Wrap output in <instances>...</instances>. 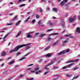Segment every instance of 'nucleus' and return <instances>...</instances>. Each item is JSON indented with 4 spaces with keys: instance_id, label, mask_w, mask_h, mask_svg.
I'll return each mask as SVG.
<instances>
[{
    "instance_id": "nucleus-62",
    "label": "nucleus",
    "mask_w": 80,
    "mask_h": 80,
    "mask_svg": "<svg viewBox=\"0 0 80 80\" xmlns=\"http://www.w3.org/2000/svg\"><path fill=\"white\" fill-rule=\"evenodd\" d=\"M41 23V20L39 21L38 22V24H40Z\"/></svg>"
},
{
    "instance_id": "nucleus-6",
    "label": "nucleus",
    "mask_w": 80,
    "mask_h": 80,
    "mask_svg": "<svg viewBox=\"0 0 80 80\" xmlns=\"http://www.w3.org/2000/svg\"><path fill=\"white\" fill-rule=\"evenodd\" d=\"M68 38H67L66 40L64 41L62 44V47H65V46L67 45V44L68 43Z\"/></svg>"
},
{
    "instance_id": "nucleus-29",
    "label": "nucleus",
    "mask_w": 80,
    "mask_h": 80,
    "mask_svg": "<svg viewBox=\"0 0 80 80\" xmlns=\"http://www.w3.org/2000/svg\"><path fill=\"white\" fill-rule=\"evenodd\" d=\"M48 23L49 25H50V26H53V24L51 22H48Z\"/></svg>"
},
{
    "instance_id": "nucleus-40",
    "label": "nucleus",
    "mask_w": 80,
    "mask_h": 80,
    "mask_svg": "<svg viewBox=\"0 0 80 80\" xmlns=\"http://www.w3.org/2000/svg\"><path fill=\"white\" fill-rule=\"evenodd\" d=\"M11 58H12V57H10L8 58H6L5 60H6V61L8 60H10V59H11Z\"/></svg>"
},
{
    "instance_id": "nucleus-31",
    "label": "nucleus",
    "mask_w": 80,
    "mask_h": 80,
    "mask_svg": "<svg viewBox=\"0 0 80 80\" xmlns=\"http://www.w3.org/2000/svg\"><path fill=\"white\" fill-rule=\"evenodd\" d=\"M73 61H74V60H70V61H67L66 62V63H70L71 62H73Z\"/></svg>"
},
{
    "instance_id": "nucleus-23",
    "label": "nucleus",
    "mask_w": 80,
    "mask_h": 80,
    "mask_svg": "<svg viewBox=\"0 0 80 80\" xmlns=\"http://www.w3.org/2000/svg\"><path fill=\"white\" fill-rule=\"evenodd\" d=\"M74 60L73 61V62H78L79 60H80V59L79 58H78V59H77L75 60Z\"/></svg>"
},
{
    "instance_id": "nucleus-56",
    "label": "nucleus",
    "mask_w": 80,
    "mask_h": 80,
    "mask_svg": "<svg viewBox=\"0 0 80 80\" xmlns=\"http://www.w3.org/2000/svg\"><path fill=\"white\" fill-rule=\"evenodd\" d=\"M52 18L53 19H56L57 18L55 17H52Z\"/></svg>"
},
{
    "instance_id": "nucleus-27",
    "label": "nucleus",
    "mask_w": 80,
    "mask_h": 80,
    "mask_svg": "<svg viewBox=\"0 0 80 80\" xmlns=\"http://www.w3.org/2000/svg\"><path fill=\"white\" fill-rule=\"evenodd\" d=\"M78 69V68L77 67H75L73 68V70L74 71V70H77V69Z\"/></svg>"
},
{
    "instance_id": "nucleus-4",
    "label": "nucleus",
    "mask_w": 80,
    "mask_h": 80,
    "mask_svg": "<svg viewBox=\"0 0 80 80\" xmlns=\"http://www.w3.org/2000/svg\"><path fill=\"white\" fill-rule=\"evenodd\" d=\"M70 52V49H68L66 50V51H63L60 52L59 53H58V55H62V54H63L64 53H65V52L66 53H68V52Z\"/></svg>"
},
{
    "instance_id": "nucleus-9",
    "label": "nucleus",
    "mask_w": 80,
    "mask_h": 80,
    "mask_svg": "<svg viewBox=\"0 0 80 80\" xmlns=\"http://www.w3.org/2000/svg\"><path fill=\"white\" fill-rule=\"evenodd\" d=\"M52 54L51 53H49L46 54V55H45V57H52Z\"/></svg>"
},
{
    "instance_id": "nucleus-20",
    "label": "nucleus",
    "mask_w": 80,
    "mask_h": 80,
    "mask_svg": "<svg viewBox=\"0 0 80 80\" xmlns=\"http://www.w3.org/2000/svg\"><path fill=\"white\" fill-rule=\"evenodd\" d=\"M31 47V46H27L26 47L25 50H28V49H29V48H30Z\"/></svg>"
},
{
    "instance_id": "nucleus-43",
    "label": "nucleus",
    "mask_w": 80,
    "mask_h": 80,
    "mask_svg": "<svg viewBox=\"0 0 80 80\" xmlns=\"http://www.w3.org/2000/svg\"><path fill=\"white\" fill-rule=\"evenodd\" d=\"M46 10L47 11H50V8H49L48 6L47 7Z\"/></svg>"
},
{
    "instance_id": "nucleus-1",
    "label": "nucleus",
    "mask_w": 80,
    "mask_h": 80,
    "mask_svg": "<svg viewBox=\"0 0 80 80\" xmlns=\"http://www.w3.org/2000/svg\"><path fill=\"white\" fill-rule=\"evenodd\" d=\"M31 43H28V44H23V45H18L15 48L13 49H11L9 52V53H12V52H17L18 50V49L20 48H22V47H24V46H27V45H31Z\"/></svg>"
},
{
    "instance_id": "nucleus-16",
    "label": "nucleus",
    "mask_w": 80,
    "mask_h": 80,
    "mask_svg": "<svg viewBox=\"0 0 80 80\" xmlns=\"http://www.w3.org/2000/svg\"><path fill=\"white\" fill-rule=\"evenodd\" d=\"M8 35H9V33H8V34H6L5 36V37L3 38V40H4L2 42H5V38H6V37H7V36H8Z\"/></svg>"
},
{
    "instance_id": "nucleus-52",
    "label": "nucleus",
    "mask_w": 80,
    "mask_h": 80,
    "mask_svg": "<svg viewBox=\"0 0 80 80\" xmlns=\"http://www.w3.org/2000/svg\"><path fill=\"white\" fill-rule=\"evenodd\" d=\"M66 76L68 77H71V75H70L69 74H66Z\"/></svg>"
},
{
    "instance_id": "nucleus-12",
    "label": "nucleus",
    "mask_w": 80,
    "mask_h": 80,
    "mask_svg": "<svg viewBox=\"0 0 80 80\" xmlns=\"http://www.w3.org/2000/svg\"><path fill=\"white\" fill-rule=\"evenodd\" d=\"M22 33V31H20L17 33V35L16 36V37H19L20 35V34H21Z\"/></svg>"
},
{
    "instance_id": "nucleus-24",
    "label": "nucleus",
    "mask_w": 80,
    "mask_h": 80,
    "mask_svg": "<svg viewBox=\"0 0 80 80\" xmlns=\"http://www.w3.org/2000/svg\"><path fill=\"white\" fill-rule=\"evenodd\" d=\"M58 42L56 41L55 42H54L53 44H52V46H55L57 44Z\"/></svg>"
},
{
    "instance_id": "nucleus-11",
    "label": "nucleus",
    "mask_w": 80,
    "mask_h": 80,
    "mask_svg": "<svg viewBox=\"0 0 80 80\" xmlns=\"http://www.w3.org/2000/svg\"><path fill=\"white\" fill-rule=\"evenodd\" d=\"M76 32H77L78 33H80V28L77 27L76 28Z\"/></svg>"
},
{
    "instance_id": "nucleus-60",
    "label": "nucleus",
    "mask_w": 80,
    "mask_h": 80,
    "mask_svg": "<svg viewBox=\"0 0 80 80\" xmlns=\"http://www.w3.org/2000/svg\"><path fill=\"white\" fill-rule=\"evenodd\" d=\"M3 65H4V63L2 64V65L1 66V67H3Z\"/></svg>"
},
{
    "instance_id": "nucleus-22",
    "label": "nucleus",
    "mask_w": 80,
    "mask_h": 80,
    "mask_svg": "<svg viewBox=\"0 0 80 80\" xmlns=\"http://www.w3.org/2000/svg\"><path fill=\"white\" fill-rule=\"evenodd\" d=\"M79 77H80V76L79 75H77L76 76H75L73 78V79H76V78H78Z\"/></svg>"
},
{
    "instance_id": "nucleus-8",
    "label": "nucleus",
    "mask_w": 80,
    "mask_h": 80,
    "mask_svg": "<svg viewBox=\"0 0 80 80\" xmlns=\"http://www.w3.org/2000/svg\"><path fill=\"white\" fill-rule=\"evenodd\" d=\"M7 54V52H5L4 51H3L2 53H1V56L2 57H4V56H6Z\"/></svg>"
},
{
    "instance_id": "nucleus-10",
    "label": "nucleus",
    "mask_w": 80,
    "mask_h": 80,
    "mask_svg": "<svg viewBox=\"0 0 80 80\" xmlns=\"http://www.w3.org/2000/svg\"><path fill=\"white\" fill-rule=\"evenodd\" d=\"M64 37H70V38H73V36H72V34H71L68 35L65 34V35H64Z\"/></svg>"
},
{
    "instance_id": "nucleus-5",
    "label": "nucleus",
    "mask_w": 80,
    "mask_h": 80,
    "mask_svg": "<svg viewBox=\"0 0 80 80\" xmlns=\"http://www.w3.org/2000/svg\"><path fill=\"white\" fill-rule=\"evenodd\" d=\"M76 17H77L76 16H75L73 18H69L68 19L69 23H72V22H73L76 19Z\"/></svg>"
},
{
    "instance_id": "nucleus-33",
    "label": "nucleus",
    "mask_w": 80,
    "mask_h": 80,
    "mask_svg": "<svg viewBox=\"0 0 80 80\" xmlns=\"http://www.w3.org/2000/svg\"><path fill=\"white\" fill-rule=\"evenodd\" d=\"M72 65H73V64H72V63L70 64L69 65H68V66H67V67L68 68V67H71V66H72Z\"/></svg>"
},
{
    "instance_id": "nucleus-50",
    "label": "nucleus",
    "mask_w": 80,
    "mask_h": 80,
    "mask_svg": "<svg viewBox=\"0 0 80 80\" xmlns=\"http://www.w3.org/2000/svg\"><path fill=\"white\" fill-rule=\"evenodd\" d=\"M32 65H33V64H29V65H28V67H30L31 66H32Z\"/></svg>"
},
{
    "instance_id": "nucleus-13",
    "label": "nucleus",
    "mask_w": 80,
    "mask_h": 80,
    "mask_svg": "<svg viewBox=\"0 0 80 80\" xmlns=\"http://www.w3.org/2000/svg\"><path fill=\"white\" fill-rule=\"evenodd\" d=\"M18 18H17V16H16L14 17V18L12 19V21H16V20H17Z\"/></svg>"
},
{
    "instance_id": "nucleus-26",
    "label": "nucleus",
    "mask_w": 80,
    "mask_h": 80,
    "mask_svg": "<svg viewBox=\"0 0 80 80\" xmlns=\"http://www.w3.org/2000/svg\"><path fill=\"white\" fill-rule=\"evenodd\" d=\"M50 46H48L47 48H45L44 50H48L50 49Z\"/></svg>"
},
{
    "instance_id": "nucleus-14",
    "label": "nucleus",
    "mask_w": 80,
    "mask_h": 80,
    "mask_svg": "<svg viewBox=\"0 0 80 80\" xmlns=\"http://www.w3.org/2000/svg\"><path fill=\"white\" fill-rule=\"evenodd\" d=\"M39 68H39V66H37L36 68H35L34 70L35 71H38V70H39Z\"/></svg>"
},
{
    "instance_id": "nucleus-44",
    "label": "nucleus",
    "mask_w": 80,
    "mask_h": 80,
    "mask_svg": "<svg viewBox=\"0 0 80 80\" xmlns=\"http://www.w3.org/2000/svg\"><path fill=\"white\" fill-rule=\"evenodd\" d=\"M36 18H39L40 17H39V16H38V15L37 14L36 15Z\"/></svg>"
},
{
    "instance_id": "nucleus-15",
    "label": "nucleus",
    "mask_w": 80,
    "mask_h": 80,
    "mask_svg": "<svg viewBox=\"0 0 80 80\" xmlns=\"http://www.w3.org/2000/svg\"><path fill=\"white\" fill-rule=\"evenodd\" d=\"M40 73H42V71L39 70L38 71L36 72H35V74H36V75H38V74Z\"/></svg>"
},
{
    "instance_id": "nucleus-32",
    "label": "nucleus",
    "mask_w": 80,
    "mask_h": 80,
    "mask_svg": "<svg viewBox=\"0 0 80 80\" xmlns=\"http://www.w3.org/2000/svg\"><path fill=\"white\" fill-rule=\"evenodd\" d=\"M26 58H22L19 59V61H21V60H24V59H25Z\"/></svg>"
},
{
    "instance_id": "nucleus-58",
    "label": "nucleus",
    "mask_w": 80,
    "mask_h": 80,
    "mask_svg": "<svg viewBox=\"0 0 80 80\" xmlns=\"http://www.w3.org/2000/svg\"><path fill=\"white\" fill-rule=\"evenodd\" d=\"M48 61V59H47L46 60L44 61V63H47Z\"/></svg>"
},
{
    "instance_id": "nucleus-21",
    "label": "nucleus",
    "mask_w": 80,
    "mask_h": 80,
    "mask_svg": "<svg viewBox=\"0 0 80 80\" xmlns=\"http://www.w3.org/2000/svg\"><path fill=\"white\" fill-rule=\"evenodd\" d=\"M30 16L27 19H26V20L24 21V22L26 23V22H28V20L30 19Z\"/></svg>"
},
{
    "instance_id": "nucleus-39",
    "label": "nucleus",
    "mask_w": 80,
    "mask_h": 80,
    "mask_svg": "<svg viewBox=\"0 0 80 80\" xmlns=\"http://www.w3.org/2000/svg\"><path fill=\"white\" fill-rule=\"evenodd\" d=\"M47 40H48V41H51V40H52V39L51 38H48Z\"/></svg>"
},
{
    "instance_id": "nucleus-45",
    "label": "nucleus",
    "mask_w": 80,
    "mask_h": 80,
    "mask_svg": "<svg viewBox=\"0 0 80 80\" xmlns=\"http://www.w3.org/2000/svg\"><path fill=\"white\" fill-rule=\"evenodd\" d=\"M38 34H39V33L38 32L34 34V36H37L38 35Z\"/></svg>"
},
{
    "instance_id": "nucleus-18",
    "label": "nucleus",
    "mask_w": 80,
    "mask_h": 80,
    "mask_svg": "<svg viewBox=\"0 0 80 80\" xmlns=\"http://www.w3.org/2000/svg\"><path fill=\"white\" fill-rule=\"evenodd\" d=\"M40 34V37H41V38H42V37H43L46 35V34H42V33H41Z\"/></svg>"
},
{
    "instance_id": "nucleus-53",
    "label": "nucleus",
    "mask_w": 80,
    "mask_h": 80,
    "mask_svg": "<svg viewBox=\"0 0 80 80\" xmlns=\"http://www.w3.org/2000/svg\"><path fill=\"white\" fill-rule=\"evenodd\" d=\"M12 23L7 24V25H12Z\"/></svg>"
},
{
    "instance_id": "nucleus-28",
    "label": "nucleus",
    "mask_w": 80,
    "mask_h": 80,
    "mask_svg": "<svg viewBox=\"0 0 80 80\" xmlns=\"http://www.w3.org/2000/svg\"><path fill=\"white\" fill-rule=\"evenodd\" d=\"M53 10L54 12H56V13L57 12V9L56 8H53Z\"/></svg>"
},
{
    "instance_id": "nucleus-54",
    "label": "nucleus",
    "mask_w": 80,
    "mask_h": 80,
    "mask_svg": "<svg viewBox=\"0 0 80 80\" xmlns=\"http://www.w3.org/2000/svg\"><path fill=\"white\" fill-rule=\"evenodd\" d=\"M66 30H64L62 32V34L63 33H64V32H66Z\"/></svg>"
},
{
    "instance_id": "nucleus-51",
    "label": "nucleus",
    "mask_w": 80,
    "mask_h": 80,
    "mask_svg": "<svg viewBox=\"0 0 80 80\" xmlns=\"http://www.w3.org/2000/svg\"><path fill=\"white\" fill-rule=\"evenodd\" d=\"M22 1V0H18V3H20Z\"/></svg>"
},
{
    "instance_id": "nucleus-17",
    "label": "nucleus",
    "mask_w": 80,
    "mask_h": 80,
    "mask_svg": "<svg viewBox=\"0 0 80 80\" xmlns=\"http://www.w3.org/2000/svg\"><path fill=\"white\" fill-rule=\"evenodd\" d=\"M65 22L64 21H62V27H63V28H64L65 27Z\"/></svg>"
},
{
    "instance_id": "nucleus-41",
    "label": "nucleus",
    "mask_w": 80,
    "mask_h": 80,
    "mask_svg": "<svg viewBox=\"0 0 80 80\" xmlns=\"http://www.w3.org/2000/svg\"><path fill=\"white\" fill-rule=\"evenodd\" d=\"M21 54V52H18L16 55V56H19V55H20Z\"/></svg>"
},
{
    "instance_id": "nucleus-47",
    "label": "nucleus",
    "mask_w": 80,
    "mask_h": 80,
    "mask_svg": "<svg viewBox=\"0 0 80 80\" xmlns=\"http://www.w3.org/2000/svg\"><path fill=\"white\" fill-rule=\"evenodd\" d=\"M67 67L66 66H64L62 68V70H63V69H65L66 68H67Z\"/></svg>"
},
{
    "instance_id": "nucleus-36",
    "label": "nucleus",
    "mask_w": 80,
    "mask_h": 80,
    "mask_svg": "<svg viewBox=\"0 0 80 80\" xmlns=\"http://www.w3.org/2000/svg\"><path fill=\"white\" fill-rule=\"evenodd\" d=\"M48 73H49V71H48L46 72H45L44 73V75H47V74H48Z\"/></svg>"
},
{
    "instance_id": "nucleus-2",
    "label": "nucleus",
    "mask_w": 80,
    "mask_h": 80,
    "mask_svg": "<svg viewBox=\"0 0 80 80\" xmlns=\"http://www.w3.org/2000/svg\"><path fill=\"white\" fill-rule=\"evenodd\" d=\"M56 59H57V58L55 57L54 58L53 60L51 61V63H49L45 66L44 69H45L46 70H49V68H47V67H48V66H50V65H52V64H53L54 62H55V61L56 60Z\"/></svg>"
},
{
    "instance_id": "nucleus-7",
    "label": "nucleus",
    "mask_w": 80,
    "mask_h": 80,
    "mask_svg": "<svg viewBox=\"0 0 80 80\" xmlns=\"http://www.w3.org/2000/svg\"><path fill=\"white\" fill-rule=\"evenodd\" d=\"M24 74L21 75L19 76V77H17L16 78V80H18V79H20V78H23V77H24Z\"/></svg>"
},
{
    "instance_id": "nucleus-35",
    "label": "nucleus",
    "mask_w": 80,
    "mask_h": 80,
    "mask_svg": "<svg viewBox=\"0 0 80 80\" xmlns=\"http://www.w3.org/2000/svg\"><path fill=\"white\" fill-rule=\"evenodd\" d=\"M25 5H26L25 4H23L20 5L19 6L20 7H25Z\"/></svg>"
},
{
    "instance_id": "nucleus-61",
    "label": "nucleus",
    "mask_w": 80,
    "mask_h": 80,
    "mask_svg": "<svg viewBox=\"0 0 80 80\" xmlns=\"http://www.w3.org/2000/svg\"><path fill=\"white\" fill-rule=\"evenodd\" d=\"M68 13H67L66 14V15H65V16L67 17V16H68Z\"/></svg>"
},
{
    "instance_id": "nucleus-64",
    "label": "nucleus",
    "mask_w": 80,
    "mask_h": 80,
    "mask_svg": "<svg viewBox=\"0 0 80 80\" xmlns=\"http://www.w3.org/2000/svg\"><path fill=\"white\" fill-rule=\"evenodd\" d=\"M58 78H54L52 80H57Z\"/></svg>"
},
{
    "instance_id": "nucleus-63",
    "label": "nucleus",
    "mask_w": 80,
    "mask_h": 80,
    "mask_svg": "<svg viewBox=\"0 0 80 80\" xmlns=\"http://www.w3.org/2000/svg\"><path fill=\"white\" fill-rule=\"evenodd\" d=\"M42 61H43V59H41L39 60L40 62H42Z\"/></svg>"
},
{
    "instance_id": "nucleus-37",
    "label": "nucleus",
    "mask_w": 80,
    "mask_h": 80,
    "mask_svg": "<svg viewBox=\"0 0 80 80\" xmlns=\"http://www.w3.org/2000/svg\"><path fill=\"white\" fill-rule=\"evenodd\" d=\"M14 63V61L11 62H10L8 63V65H12V63Z\"/></svg>"
},
{
    "instance_id": "nucleus-59",
    "label": "nucleus",
    "mask_w": 80,
    "mask_h": 80,
    "mask_svg": "<svg viewBox=\"0 0 80 80\" xmlns=\"http://www.w3.org/2000/svg\"><path fill=\"white\" fill-rule=\"evenodd\" d=\"M35 72V71H33V70H32L31 71V73H34Z\"/></svg>"
},
{
    "instance_id": "nucleus-38",
    "label": "nucleus",
    "mask_w": 80,
    "mask_h": 80,
    "mask_svg": "<svg viewBox=\"0 0 80 80\" xmlns=\"http://www.w3.org/2000/svg\"><path fill=\"white\" fill-rule=\"evenodd\" d=\"M19 65H15L14 66V68L15 69L17 68V67H18Z\"/></svg>"
},
{
    "instance_id": "nucleus-3",
    "label": "nucleus",
    "mask_w": 80,
    "mask_h": 80,
    "mask_svg": "<svg viewBox=\"0 0 80 80\" xmlns=\"http://www.w3.org/2000/svg\"><path fill=\"white\" fill-rule=\"evenodd\" d=\"M68 2V0H63V1L62 2L60 3V5L61 6H63V5H65V6H67V5L68 4H66L67 2Z\"/></svg>"
},
{
    "instance_id": "nucleus-48",
    "label": "nucleus",
    "mask_w": 80,
    "mask_h": 80,
    "mask_svg": "<svg viewBox=\"0 0 80 80\" xmlns=\"http://www.w3.org/2000/svg\"><path fill=\"white\" fill-rule=\"evenodd\" d=\"M32 12H28L27 13V15H30V13H31Z\"/></svg>"
},
{
    "instance_id": "nucleus-42",
    "label": "nucleus",
    "mask_w": 80,
    "mask_h": 80,
    "mask_svg": "<svg viewBox=\"0 0 80 80\" xmlns=\"http://www.w3.org/2000/svg\"><path fill=\"white\" fill-rule=\"evenodd\" d=\"M58 66H56L55 67H53L52 68L53 69H57V68H58Z\"/></svg>"
},
{
    "instance_id": "nucleus-46",
    "label": "nucleus",
    "mask_w": 80,
    "mask_h": 80,
    "mask_svg": "<svg viewBox=\"0 0 80 80\" xmlns=\"http://www.w3.org/2000/svg\"><path fill=\"white\" fill-rule=\"evenodd\" d=\"M34 80V78H31L29 79H28V80Z\"/></svg>"
},
{
    "instance_id": "nucleus-57",
    "label": "nucleus",
    "mask_w": 80,
    "mask_h": 80,
    "mask_svg": "<svg viewBox=\"0 0 80 80\" xmlns=\"http://www.w3.org/2000/svg\"><path fill=\"white\" fill-rule=\"evenodd\" d=\"M39 12H42V9L41 8H40L39 10Z\"/></svg>"
},
{
    "instance_id": "nucleus-19",
    "label": "nucleus",
    "mask_w": 80,
    "mask_h": 80,
    "mask_svg": "<svg viewBox=\"0 0 80 80\" xmlns=\"http://www.w3.org/2000/svg\"><path fill=\"white\" fill-rule=\"evenodd\" d=\"M20 22H21V20H19L18 22H17V23H16V26H18V25L19 24H20Z\"/></svg>"
},
{
    "instance_id": "nucleus-25",
    "label": "nucleus",
    "mask_w": 80,
    "mask_h": 80,
    "mask_svg": "<svg viewBox=\"0 0 80 80\" xmlns=\"http://www.w3.org/2000/svg\"><path fill=\"white\" fill-rule=\"evenodd\" d=\"M52 30H53V29H48L46 31V32H51V31H52Z\"/></svg>"
},
{
    "instance_id": "nucleus-34",
    "label": "nucleus",
    "mask_w": 80,
    "mask_h": 80,
    "mask_svg": "<svg viewBox=\"0 0 80 80\" xmlns=\"http://www.w3.org/2000/svg\"><path fill=\"white\" fill-rule=\"evenodd\" d=\"M51 35H58V33H54L51 34Z\"/></svg>"
},
{
    "instance_id": "nucleus-55",
    "label": "nucleus",
    "mask_w": 80,
    "mask_h": 80,
    "mask_svg": "<svg viewBox=\"0 0 80 80\" xmlns=\"http://www.w3.org/2000/svg\"><path fill=\"white\" fill-rule=\"evenodd\" d=\"M41 1L43 2H46V0H41Z\"/></svg>"
},
{
    "instance_id": "nucleus-30",
    "label": "nucleus",
    "mask_w": 80,
    "mask_h": 80,
    "mask_svg": "<svg viewBox=\"0 0 80 80\" xmlns=\"http://www.w3.org/2000/svg\"><path fill=\"white\" fill-rule=\"evenodd\" d=\"M27 38H31L32 36H31L30 35V34H28L27 35Z\"/></svg>"
},
{
    "instance_id": "nucleus-49",
    "label": "nucleus",
    "mask_w": 80,
    "mask_h": 80,
    "mask_svg": "<svg viewBox=\"0 0 80 80\" xmlns=\"http://www.w3.org/2000/svg\"><path fill=\"white\" fill-rule=\"evenodd\" d=\"M35 19H33L32 21V22L33 23H35Z\"/></svg>"
}]
</instances>
